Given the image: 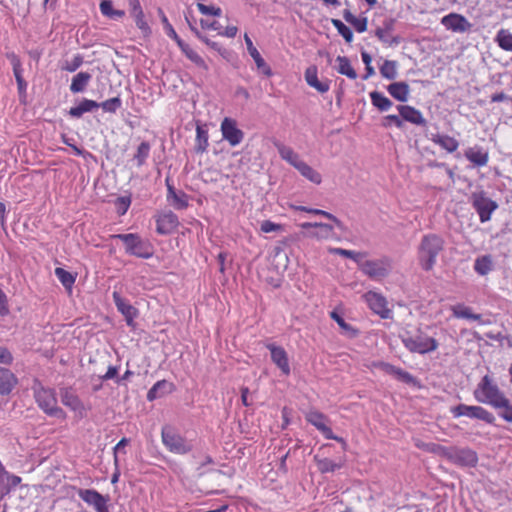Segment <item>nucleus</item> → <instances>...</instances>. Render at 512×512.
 Here are the masks:
<instances>
[{
	"label": "nucleus",
	"mask_w": 512,
	"mask_h": 512,
	"mask_svg": "<svg viewBox=\"0 0 512 512\" xmlns=\"http://www.w3.org/2000/svg\"><path fill=\"white\" fill-rule=\"evenodd\" d=\"M444 248V240L436 234L424 235L418 249V258L421 267L430 271L436 263L437 256Z\"/></svg>",
	"instance_id": "f257e3e1"
},
{
	"label": "nucleus",
	"mask_w": 512,
	"mask_h": 512,
	"mask_svg": "<svg viewBox=\"0 0 512 512\" xmlns=\"http://www.w3.org/2000/svg\"><path fill=\"white\" fill-rule=\"evenodd\" d=\"M405 348L411 353L427 354L438 348V341L428 336L420 329L414 331H405L400 335Z\"/></svg>",
	"instance_id": "f03ea898"
},
{
	"label": "nucleus",
	"mask_w": 512,
	"mask_h": 512,
	"mask_svg": "<svg viewBox=\"0 0 512 512\" xmlns=\"http://www.w3.org/2000/svg\"><path fill=\"white\" fill-rule=\"evenodd\" d=\"M474 396L478 402L488 404L495 409L498 408V406L506 404V396L498 386L492 382L488 375H485L481 379L474 391Z\"/></svg>",
	"instance_id": "7ed1b4c3"
},
{
	"label": "nucleus",
	"mask_w": 512,
	"mask_h": 512,
	"mask_svg": "<svg viewBox=\"0 0 512 512\" xmlns=\"http://www.w3.org/2000/svg\"><path fill=\"white\" fill-rule=\"evenodd\" d=\"M34 397L40 409H42L48 416L61 420L66 419L65 411L58 406L54 389L45 388L39 385L34 388Z\"/></svg>",
	"instance_id": "20e7f679"
},
{
	"label": "nucleus",
	"mask_w": 512,
	"mask_h": 512,
	"mask_svg": "<svg viewBox=\"0 0 512 512\" xmlns=\"http://www.w3.org/2000/svg\"><path fill=\"white\" fill-rule=\"evenodd\" d=\"M161 439L165 448L173 454L185 455L193 450L192 442L171 425L162 427Z\"/></svg>",
	"instance_id": "39448f33"
},
{
	"label": "nucleus",
	"mask_w": 512,
	"mask_h": 512,
	"mask_svg": "<svg viewBox=\"0 0 512 512\" xmlns=\"http://www.w3.org/2000/svg\"><path fill=\"white\" fill-rule=\"evenodd\" d=\"M113 238L120 239L125 244L126 253L130 255L142 259H149L153 256L152 245L148 241L143 240L138 234H116L113 235Z\"/></svg>",
	"instance_id": "423d86ee"
},
{
	"label": "nucleus",
	"mask_w": 512,
	"mask_h": 512,
	"mask_svg": "<svg viewBox=\"0 0 512 512\" xmlns=\"http://www.w3.org/2000/svg\"><path fill=\"white\" fill-rule=\"evenodd\" d=\"M359 268L369 278L373 280H382L391 273L393 269V260L389 256H382L373 260H362Z\"/></svg>",
	"instance_id": "0eeeda50"
},
{
	"label": "nucleus",
	"mask_w": 512,
	"mask_h": 512,
	"mask_svg": "<svg viewBox=\"0 0 512 512\" xmlns=\"http://www.w3.org/2000/svg\"><path fill=\"white\" fill-rule=\"evenodd\" d=\"M471 203L473 208L479 215L481 223H485L491 219L492 213L498 208V204L487 197L484 191L474 192L471 195Z\"/></svg>",
	"instance_id": "6e6552de"
},
{
	"label": "nucleus",
	"mask_w": 512,
	"mask_h": 512,
	"mask_svg": "<svg viewBox=\"0 0 512 512\" xmlns=\"http://www.w3.org/2000/svg\"><path fill=\"white\" fill-rule=\"evenodd\" d=\"M454 417L466 416L472 419H479L488 424H493L495 421L494 415L481 406H469L459 404L451 409Z\"/></svg>",
	"instance_id": "1a4fd4ad"
},
{
	"label": "nucleus",
	"mask_w": 512,
	"mask_h": 512,
	"mask_svg": "<svg viewBox=\"0 0 512 512\" xmlns=\"http://www.w3.org/2000/svg\"><path fill=\"white\" fill-rule=\"evenodd\" d=\"M305 419L308 423L319 430L326 439L336 440L337 442L341 443L343 447L346 446L345 440L334 435L331 428L327 425L328 418L323 413L316 410H311L306 413Z\"/></svg>",
	"instance_id": "9d476101"
},
{
	"label": "nucleus",
	"mask_w": 512,
	"mask_h": 512,
	"mask_svg": "<svg viewBox=\"0 0 512 512\" xmlns=\"http://www.w3.org/2000/svg\"><path fill=\"white\" fill-rule=\"evenodd\" d=\"M447 460L457 466L475 467L478 463V456L477 453L470 448L451 446Z\"/></svg>",
	"instance_id": "9b49d317"
},
{
	"label": "nucleus",
	"mask_w": 512,
	"mask_h": 512,
	"mask_svg": "<svg viewBox=\"0 0 512 512\" xmlns=\"http://www.w3.org/2000/svg\"><path fill=\"white\" fill-rule=\"evenodd\" d=\"M222 138L232 147L239 145L244 139V132L237 127L236 120L225 117L220 126Z\"/></svg>",
	"instance_id": "f8f14e48"
},
{
	"label": "nucleus",
	"mask_w": 512,
	"mask_h": 512,
	"mask_svg": "<svg viewBox=\"0 0 512 512\" xmlns=\"http://www.w3.org/2000/svg\"><path fill=\"white\" fill-rule=\"evenodd\" d=\"M78 496L81 500L90 506H93L97 512H110L108 508V498L104 497L94 489H80Z\"/></svg>",
	"instance_id": "ddd939ff"
},
{
	"label": "nucleus",
	"mask_w": 512,
	"mask_h": 512,
	"mask_svg": "<svg viewBox=\"0 0 512 512\" xmlns=\"http://www.w3.org/2000/svg\"><path fill=\"white\" fill-rule=\"evenodd\" d=\"M441 24L455 33H466L472 28V24L461 14L450 13L441 19Z\"/></svg>",
	"instance_id": "4468645a"
},
{
	"label": "nucleus",
	"mask_w": 512,
	"mask_h": 512,
	"mask_svg": "<svg viewBox=\"0 0 512 512\" xmlns=\"http://www.w3.org/2000/svg\"><path fill=\"white\" fill-rule=\"evenodd\" d=\"M364 298L374 313L378 314L383 319L390 317L391 310L387 307L388 303L384 296L379 293L369 291L364 295Z\"/></svg>",
	"instance_id": "2eb2a0df"
},
{
	"label": "nucleus",
	"mask_w": 512,
	"mask_h": 512,
	"mask_svg": "<svg viewBox=\"0 0 512 512\" xmlns=\"http://www.w3.org/2000/svg\"><path fill=\"white\" fill-rule=\"evenodd\" d=\"M395 19H385L381 27L375 30V36L384 44L388 46H397L401 42L400 36H393L392 32L395 27Z\"/></svg>",
	"instance_id": "dca6fc26"
},
{
	"label": "nucleus",
	"mask_w": 512,
	"mask_h": 512,
	"mask_svg": "<svg viewBox=\"0 0 512 512\" xmlns=\"http://www.w3.org/2000/svg\"><path fill=\"white\" fill-rule=\"evenodd\" d=\"M112 297L117 310L124 316L127 325L134 327V319L138 316V310L124 299L119 292L114 291Z\"/></svg>",
	"instance_id": "f3484780"
},
{
	"label": "nucleus",
	"mask_w": 512,
	"mask_h": 512,
	"mask_svg": "<svg viewBox=\"0 0 512 512\" xmlns=\"http://www.w3.org/2000/svg\"><path fill=\"white\" fill-rule=\"evenodd\" d=\"M302 229L307 230L305 236L315 239H328L333 236V226L326 223H311L305 222L300 224Z\"/></svg>",
	"instance_id": "a211bd4d"
},
{
	"label": "nucleus",
	"mask_w": 512,
	"mask_h": 512,
	"mask_svg": "<svg viewBox=\"0 0 512 512\" xmlns=\"http://www.w3.org/2000/svg\"><path fill=\"white\" fill-rule=\"evenodd\" d=\"M266 347L270 351L272 362L281 370L284 375H289L291 370L288 355L285 349L273 343L267 344Z\"/></svg>",
	"instance_id": "6ab92c4d"
},
{
	"label": "nucleus",
	"mask_w": 512,
	"mask_h": 512,
	"mask_svg": "<svg viewBox=\"0 0 512 512\" xmlns=\"http://www.w3.org/2000/svg\"><path fill=\"white\" fill-rule=\"evenodd\" d=\"M61 402L80 417L85 414V407L78 395L71 388H63L60 391Z\"/></svg>",
	"instance_id": "aec40b11"
},
{
	"label": "nucleus",
	"mask_w": 512,
	"mask_h": 512,
	"mask_svg": "<svg viewBox=\"0 0 512 512\" xmlns=\"http://www.w3.org/2000/svg\"><path fill=\"white\" fill-rule=\"evenodd\" d=\"M156 222V230L161 235H167L172 233L179 225L177 215L171 211L166 212L159 216Z\"/></svg>",
	"instance_id": "412c9836"
},
{
	"label": "nucleus",
	"mask_w": 512,
	"mask_h": 512,
	"mask_svg": "<svg viewBox=\"0 0 512 512\" xmlns=\"http://www.w3.org/2000/svg\"><path fill=\"white\" fill-rule=\"evenodd\" d=\"M244 39H245V43L247 46V50H248L250 56L255 61V64H256L258 70H260L266 76H271L272 75L271 68L268 66V64L265 62V60L262 58V56L259 53V51L257 50V48L253 45V42L250 39V37L247 34H245Z\"/></svg>",
	"instance_id": "4be33fe9"
},
{
	"label": "nucleus",
	"mask_w": 512,
	"mask_h": 512,
	"mask_svg": "<svg viewBox=\"0 0 512 512\" xmlns=\"http://www.w3.org/2000/svg\"><path fill=\"white\" fill-rule=\"evenodd\" d=\"M397 109L403 120L415 125L426 124V120L422 116V113L414 107L408 105H399Z\"/></svg>",
	"instance_id": "5701e85b"
},
{
	"label": "nucleus",
	"mask_w": 512,
	"mask_h": 512,
	"mask_svg": "<svg viewBox=\"0 0 512 512\" xmlns=\"http://www.w3.org/2000/svg\"><path fill=\"white\" fill-rule=\"evenodd\" d=\"M305 80L309 86L313 87L320 93H325L330 88L329 81H319L317 68L315 66H310L306 69Z\"/></svg>",
	"instance_id": "b1692460"
},
{
	"label": "nucleus",
	"mask_w": 512,
	"mask_h": 512,
	"mask_svg": "<svg viewBox=\"0 0 512 512\" xmlns=\"http://www.w3.org/2000/svg\"><path fill=\"white\" fill-rule=\"evenodd\" d=\"M452 315L455 318L479 321L481 324H487L483 321L481 314L473 313L472 309L464 304H456L451 307Z\"/></svg>",
	"instance_id": "393cba45"
},
{
	"label": "nucleus",
	"mask_w": 512,
	"mask_h": 512,
	"mask_svg": "<svg viewBox=\"0 0 512 512\" xmlns=\"http://www.w3.org/2000/svg\"><path fill=\"white\" fill-rule=\"evenodd\" d=\"M16 384V376L9 369L0 367V389L2 390V395H8Z\"/></svg>",
	"instance_id": "a878e982"
},
{
	"label": "nucleus",
	"mask_w": 512,
	"mask_h": 512,
	"mask_svg": "<svg viewBox=\"0 0 512 512\" xmlns=\"http://www.w3.org/2000/svg\"><path fill=\"white\" fill-rule=\"evenodd\" d=\"M388 93L400 102H406L409 97L410 88L406 82H394L388 85Z\"/></svg>",
	"instance_id": "bb28decb"
},
{
	"label": "nucleus",
	"mask_w": 512,
	"mask_h": 512,
	"mask_svg": "<svg viewBox=\"0 0 512 512\" xmlns=\"http://www.w3.org/2000/svg\"><path fill=\"white\" fill-rule=\"evenodd\" d=\"M275 146L280 157L292 165L295 169L303 161L291 147L282 143H276Z\"/></svg>",
	"instance_id": "cd10ccee"
},
{
	"label": "nucleus",
	"mask_w": 512,
	"mask_h": 512,
	"mask_svg": "<svg viewBox=\"0 0 512 512\" xmlns=\"http://www.w3.org/2000/svg\"><path fill=\"white\" fill-rule=\"evenodd\" d=\"M173 384L166 381H157L148 391L147 399L153 401L171 392Z\"/></svg>",
	"instance_id": "c85d7f7f"
},
{
	"label": "nucleus",
	"mask_w": 512,
	"mask_h": 512,
	"mask_svg": "<svg viewBox=\"0 0 512 512\" xmlns=\"http://www.w3.org/2000/svg\"><path fill=\"white\" fill-rule=\"evenodd\" d=\"M97 108H99L98 102L90 99H83L77 106L71 107L68 114L73 118H80L84 113L92 112Z\"/></svg>",
	"instance_id": "c756f323"
},
{
	"label": "nucleus",
	"mask_w": 512,
	"mask_h": 512,
	"mask_svg": "<svg viewBox=\"0 0 512 512\" xmlns=\"http://www.w3.org/2000/svg\"><path fill=\"white\" fill-rule=\"evenodd\" d=\"M431 140L449 153L455 152L459 146L458 141L449 135L434 134Z\"/></svg>",
	"instance_id": "7c9ffc66"
},
{
	"label": "nucleus",
	"mask_w": 512,
	"mask_h": 512,
	"mask_svg": "<svg viewBox=\"0 0 512 512\" xmlns=\"http://www.w3.org/2000/svg\"><path fill=\"white\" fill-rule=\"evenodd\" d=\"M465 157L474 165L482 167L487 165L489 160L488 152L483 151L481 148H469L465 152Z\"/></svg>",
	"instance_id": "2f4dec72"
},
{
	"label": "nucleus",
	"mask_w": 512,
	"mask_h": 512,
	"mask_svg": "<svg viewBox=\"0 0 512 512\" xmlns=\"http://www.w3.org/2000/svg\"><path fill=\"white\" fill-rule=\"evenodd\" d=\"M92 76L88 72H79L73 78L70 85V91L72 93H81L83 92L88 83L90 82Z\"/></svg>",
	"instance_id": "473e14b6"
},
{
	"label": "nucleus",
	"mask_w": 512,
	"mask_h": 512,
	"mask_svg": "<svg viewBox=\"0 0 512 512\" xmlns=\"http://www.w3.org/2000/svg\"><path fill=\"white\" fill-rule=\"evenodd\" d=\"M380 366L387 374H390V375L394 376L395 378H397L398 380H401L407 384L412 383L414 381L413 376L407 371H404V370L397 368L391 364L383 363V362L380 363Z\"/></svg>",
	"instance_id": "72a5a7b5"
},
{
	"label": "nucleus",
	"mask_w": 512,
	"mask_h": 512,
	"mask_svg": "<svg viewBox=\"0 0 512 512\" xmlns=\"http://www.w3.org/2000/svg\"><path fill=\"white\" fill-rule=\"evenodd\" d=\"M296 169L299 173L305 177L307 180L311 181L314 184H320L322 182V176L319 172L313 169L306 162L302 161Z\"/></svg>",
	"instance_id": "f704fd0d"
},
{
	"label": "nucleus",
	"mask_w": 512,
	"mask_h": 512,
	"mask_svg": "<svg viewBox=\"0 0 512 512\" xmlns=\"http://www.w3.org/2000/svg\"><path fill=\"white\" fill-rule=\"evenodd\" d=\"M336 61L338 62V66L336 67L338 73L345 75L352 80L357 78V73L347 57L338 56Z\"/></svg>",
	"instance_id": "c9c22d12"
},
{
	"label": "nucleus",
	"mask_w": 512,
	"mask_h": 512,
	"mask_svg": "<svg viewBox=\"0 0 512 512\" xmlns=\"http://www.w3.org/2000/svg\"><path fill=\"white\" fill-rule=\"evenodd\" d=\"M343 17L345 21L351 24L357 32L362 33L367 30L368 20L366 17L358 18L348 9L344 10Z\"/></svg>",
	"instance_id": "e433bc0d"
},
{
	"label": "nucleus",
	"mask_w": 512,
	"mask_h": 512,
	"mask_svg": "<svg viewBox=\"0 0 512 512\" xmlns=\"http://www.w3.org/2000/svg\"><path fill=\"white\" fill-rule=\"evenodd\" d=\"M370 99L373 106H375L381 112L388 111L393 105L389 98L378 91L371 92Z\"/></svg>",
	"instance_id": "4c0bfd02"
},
{
	"label": "nucleus",
	"mask_w": 512,
	"mask_h": 512,
	"mask_svg": "<svg viewBox=\"0 0 512 512\" xmlns=\"http://www.w3.org/2000/svg\"><path fill=\"white\" fill-rule=\"evenodd\" d=\"M330 316L342 329L343 334L350 338H354L357 336L358 331L355 328H353L350 324L345 322L344 318L337 311H332L330 313Z\"/></svg>",
	"instance_id": "58836bf2"
},
{
	"label": "nucleus",
	"mask_w": 512,
	"mask_h": 512,
	"mask_svg": "<svg viewBox=\"0 0 512 512\" xmlns=\"http://www.w3.org/2000/svg\"><path fill=\"white\" fill-rule=\"evenodd\" d=\"M314 460L321 473L333 472L343 466L342 462L336 463L329 458H319L318 456H315Z\"/></svg>",
	"instance_id": "ea45409f"
},
{
	"label": "nucleus",
	"mask_w": 512,
	"mask_h": 512,
	"mask_svg": "<svg viewBox=\"0 0 512 512\" xmlns=\"http://www.w3.org/2000/svg\"><path fill=\"white\" fill-rule=\"evenodd\" d=\"M102 15L111 19H119L125 15L123 10H117L113 8L111 0H103L99 5Z\"/></svg>",
	"instance_id": "a19ab883"
},
{
	"label": "nucleus",
	"mask_w": 512,
	"mask_h": 512,
	"mask_svg": "<svg viewBox=\"0 0 512 512\" xmlns=\"http://www.w3.org/2000/svg\"><path fill=\"white\" fill-rule=\"evenodd\" d=\"M208 138L209 137L207 130L203 129L200 125H197L195 144V151L197 153H204L207 150V147L209 145Z\"/></svg>",
	"instance_id": "79ce46f5"
},
{
	"label": "nucleus",
	"mask_w": 512,
	"mask_h": 512,
	"mask_svg": "<svg viewBox=\"0 0 512 512\" xmlns=\"http://www.w3.org/2000/svg\"><path fill=\"white\" fill-rule=\"evenodd\" d=\"M397 67L398 64L394 60H385L383 64L380 66V74L383 78L388 80H394L398 73H397Z\"/></svg>",
	"instance_id": "37998d69"
},
{
	"label": "nucleus",
	"mask_w": 512,
	"mask_h": 512,
	"mask_svg": "<svg viewBox=\"0 0 512 512\" xmlns=\"http://www.w3.org/2000/svg\"><path fill=\"white\" fill-rule=\"evenodd\" d=\"M499 47L505 51H512V33L506 29H500L495 38Z\"/></svg>",
	"instance_id": "c03bdc74"
},
{
	"label": "nucleus",
	"mask_w": 512,
	"mask_h": 512,
	"mask_svg": "<svg viewBox=\"0 0 512 512\" xmlns=\"http://www.w3.org/2000/svg\"><path fill=\"white\" fill-rule=\"evenodd\" d=\"M12 66H13V73H14V76H15V79H16V82L18 85V89L20 92H24L26 90L27 83L25 82V80L23 79V76H22L21 62L16 56L12 57Z\"/></svg>",
	"instance_id": "a18cd8bd"
},
{
	"label": "nucleus",
	"mask_w": 512,
	"mask_h": 512,
	"mask_svg": "<svg viewBox=\"0 0 512 512\" xmlns=\"http://www.w3.org/2000/svg\"><path fill=\"white\" fill-rule=\"evenodd\" d=\"M331 252L334 254L346 257V258H350V259L354 260L359 266H360V263L362 262L363 258L366 255L363 252H356L353 250H346V249H342V248H333V249H331Z\"/></svg>",
	"instance_id": "49530a36"
},
{
	"label": "nucleus",
	"mask_w": 512,
	"mask_h": 512,
	"mask_svg": "<svg viewBox=\"0 0 512 512\" xmlns=\"http://www.w3.org/2000/svg\"><path fill=\"white\" fill-rule=\"evenodd\" d=\"M55 275L65 288L71 289L75 283V277L63 268L57 267Z\"/></svg>",
	"instance_id": "de8ad7c7"
},
{
	"label": "nucleus",
	"mask_w": 512,
	"mask_h": 512,
	"mask_svg": "<svg viewBox=\"0 0 512 512\" xmlns=\"http://www.w3.org/2000/svg\"><path fill=\"white\" fill-rule=\"evenodd\" d=\"M333 26L336 28L338 33L345 39L347 43L352 42L353 40V32L351 29L346 26L341 20L339 19H332L331 20Z\"/></svg>",
	"instance_id": "09e8293b"
},
{
	"label": "nucleus",
	"mask_w": 512,
	"mask_h": 512,
	"mask_svg": "<svg viewBox=\"0 0 512 512\" xmlns=\"http://www.w3.org/2000/svg\"><path fill=\"white\" fill-rule=\"evenodd\" d=\"M492 268V261L489 256L477 258L474 264L475 271L480 275H486Z\"/></svg>",
	"instance_id": "8fccbe9b"
},
{
	"label": "nucleus",
	"mask_w": 512,
	"mask_h": 512,
	"mask_svg": "<svg viewBox=\"0 0 512 512\" xmlns=\"http://www.w3.org/2000/svg\"><path fill=\"white\" fill-rule=\"evenodd\" d=\"M450 448H451V446L447 447V446H443V445H440L437 443H427L424 445V449L427 452L436 454V455L446 458V459H448Z\"/></svg>",
	"instance_id": "3c124183"
},
{
	"label": "nucleus",
	"mask_w": 512,
	"mask_h": 512,
	"mask_svg": "<svg viewBox=\"0 0 512 512\" xmlns=\"http://www.w3.org/2000/svg\"><path fill=\"white\" fill-rule=\"evenodd\" d=\"M150 153V144L148 142H142L134 155V159L137 161L138 166H142Z\"/></svg>",
	"instance_id": "603ef678"
},
{
	"label": "nucleus",
	"mask_w": 512,
	"mask_h": 512,
	"mask_svg": "<svg viewBox=\"0 0 512 512\" xmlns=\"http://www.w3.org/2000/svg\"><path fill=\"white\" fill-rule=\"evenodd\" d=\"M182 52L185 54V56L191 60L195 65L198 67L207 69V65L204 61V59L196 52L194 51L189 45H187Z\"/></svg>",
	"instance_id": "864d4df0"
},
{
	"label": "nucleus",
	"mask_w": 512,
	"mask_h": 512,
	"mask_svg": "<svg viewBox=\"0 0 512 512\" xmlns=\"http://www.w3.org/2000/svg\"><path fill=\"white\" fill-rule=\"evenodd\" d=\"M122 106V100L120 97H113L106 101L99 103V107H101L105 112L115 113Z\"/></svg>",
	"instance_id": "5fc2aeb1"
},
{
	"label": "nucleus",
	"mask_w": 512,
	"mask_h": 512,
	"mask_svg": "<svg viewBox=\"0 0 512 512\" xmlns=\"http://www.w3.org/2000/svg\"><path fill=\"white\" fill-rule=\"evenodd\" d=\"M131 16L134 18L136 26L142 31L144 35H149L151 33V29L145 20L143 10L133 13Z\"/></svg>",
	"instance_id": "6e6d98bb"
},
{
	"label": "nucleus",
	"mask_w": 512,
	"mask_h": 512,
	"mask_svg": "<svg viewBox=\"0 0 512 512\" xmlns=\"http://www.w3.org/2000/svg\"><path fill=\"white\" fill-rule=\"evenodd\" d=\"M170 204L177 210H182L188 207V196L183 191L178 193L172 198Z\"/></svg>",
	"instance_id": "4d7b16f0"
},
{
	"label": "nucleus",
	"mask_w": 512,
	"mask_h": 512,
	"mask_svg": "<svg viewBox=\"0 0 512 512\" xmlns=\"http://www.w3.org/2000/svg\"><path fill=\"white\" fill-rule=\"evenodd\" d=\"M499 410L498 415L503 418L506 422L512 423V403L506 397V404L503 406H498L496 408Z\"/></svg>",
	"instance_id": "13d9d810"
},
{
	"label": "nucleus",
	"mask_w": 512,
	"mask_h": 512,
	"mask_svg": "<svg viewBox=\"0 0 512 512\" xmlns=\"http://www.w3.org/2000/svg\"><path fill=\"white\" fill-rule=\"evenodd\" d=\"M131 199L129 197H118L115 201L116 212L119 215H124L129 209Z\"/></svg>",
	"instance_id": "bf43d9fd"
},
{
	"label": "nucleus",
	"mask_w": 512,
	"mask_h": 512,
	"mask_svg": "<svg viewBox=\"0 0 512 512\" xmlns=\"http://www.w3.org/2000/svg\"><path fill=\"white\" fill-rule=\"evenodd\" d=\"M158 14L164 25L167 35L171 38H176V31L174 30L173 26L169 23L168 18L166 17L161 8L158 9Z\"/></svg>",
	"instance_id": "052dcab7"
},
{
	"label": "nucleus",
	"mask_w": 512,
	"mask_h": 512,
	"mask_svg": "<svg viewBox=\"0 0 512 512\" xmlns=\"http://www.w3.org/2000/svg\"><path fill=\"white\" fill-rule=\"evenodd\" d=\"M198 9L202 14L220 16L222 11L219 7L207 6L202 3H198Z\"/></svg>",
	"instance_id": "680f3d73"
},
{
	"label": "nucleus",
	"mask_w": 512,
	"mask_h": 512,
	"mask_svg": "<svg viewBox=\"0 0 512 512\" xmlns=\"http://www.w3.org/2000/svg\"><path fill=\"white\" fill-rule=\"evenodd\" d=\"M392 124H394L398 128H402L403 119L401 118V116L398 115H387L386 117H384L383 126L388 127Z\"/></svg>",
	"instance_id": "e2e57ef3"
},
{
	"label": "nucleus",
	"mask_w": 512,
	"mask_h": 512,
	"mask_svg": "<svg viewBox=\"0 0 512 512\" xmlns=\"http://www.w3.org/2000/svg\"><path fill=\"white\" fill-rule=\"evenodd\" d=\"M261 231L264 233H270L281 229L280 224H276L270 220H265L261 223Z\"/></svg>",
	"instance_id": "0e129e2a"
},
{
	"label": "nucleus",
	"mask_w": 512,
	"mask_h": 512,
	"mask_svg": "<svg viewBox=\"0 0 512 512\" xmlns=\"http://www.w3.org/2000/svg\"><path fill=\"white\" fill-rule=\"evenodd\" d=\"M13 362V356L11 352L3 346H0V363L10 365Z\"/></svg>",
	"instance_id": "69168bd1"
},
{
	"label": "nucleus",
	"mask_w": 512,
	"mask_h": 512,
	"mask_svg": "<svg viewBox=\"0 0 512 512\" xmlns=\"http://www.w3.org/2000/svg\"><path fill=\"white\" fill-rule=\"evenodd\" d=\"M9 314V307L6 294L0 288V315L6 316Z\"/></svg>",
	"instance_id": "338daca9"
},
{
	"label": "nucleus",
	"mask_w": 512,
	"mask_h": 512,
	"mask_svg": "<svg viewBox=\"0 0 512 512\" xmlns=\"http://www.w3.org/2000/svg\"><path fill=\"white\" fill-rule=\"evenodd\" d=\"M185 20L190 28V30L197 36L201 37V32L196 27V21L191 13L185 14Z\"/></svg>",
	"instance_id": "774afa93"
}]
</instances>
